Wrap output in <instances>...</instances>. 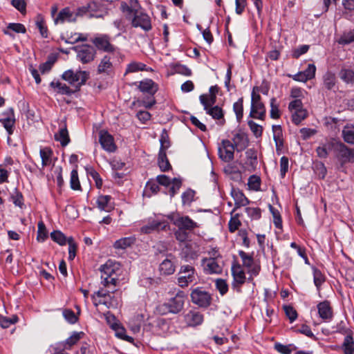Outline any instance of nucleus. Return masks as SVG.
I'll list each match as a JSON object with an SVG mask.
<instances>
[{
	"instance_id": "f257e3e1",
	"label": "nucleus",
	"mask_w": 354,
	"mask_h": 354,
	"mask_svg": "<svg viewBox=\"0 0 354 354\" xmlns=\"http://www.w3.org/2000/svg\"><path fill=\"white\" fill-rule=\"evenodd\" d=\"M101 283L103 287L91 295L93 304L95 307L104 305L107 308H116L118 300L115 297V287L119 286L122 280V268L120 263L109 260L100 268Z\"/></svg>"
},
{
	"instance_id": "f03ea898",
	"label": "nucleus",
	"mask_w": 354,
	"mask_h": 354,
	"mask_svg": "<svg viewBox=\"0 0 354 354\" xmlns=\"http://www.w3.org/2000/svg\"><path fill=\"white\" fill-rule=\"evenodd\" d=\"M185 299L186 295L185 292L178 290L174 297L169 298L165 303L160 304L157 307V310L162 315L169 313L178 314L183 310Z\"/></svg>"
},
{
	"instance_id": "7ed1b4c3",
	"label": "nucleus",
	"mask_w": 354,
	"mask_h": 354,
	"mask_svg": "<svg viewBox=\"0 0 354 354\" xmlns=\"http://www.w3.org/2000/svg\"><path fill=\"white\" fill-rule=\"evenodd\" d=\"M260 88L259 86L253 87L251 95V110L250 116L256 119L262 120L266 115V107L261 101L259 95Z\"/></svg>"
},
{
	"instance_id": "20e7f679",
	"label": "nucleus",
	"mask_w": 354,
	"mask_h": 354,
	"mask_svg": "<svg viewBox=\"0 0 354 354\" xmlns=\"http://www.w3.org/2000/svg\"><path fill=\"white\" fill-rule=\"evenodd\" d=\"M197 274L195 268L190 265H183L178 274L177 283L184 288L192 283H196Z\"/></svg>"
},
{
	"instance_id": "39448f33",
	"label": "nucleus",
	"mask_w": 354,
	"mask_h": 354,
	"mask_svg": "<svg viewBox=\"0 0 354 354\" xmlns=\"http://www.w3.org/2000/svg\"><path fill=\"white\" fill-rule=\"evenodd\" d=\"M76 53V58L82 64L91 63L96 56L95 48L89 44L77 45L73 48Z\"/></svg>"
},
{
	"instance_id": "423d86ee",
	"label": "nucleus",
	"mask_w": 354,
	"mask_h": 354,
	"mask_svg": "<svg viewBox=\"0 0 354 354\" xmlns=\"http://www.w3.org/2000/svg\"><path fill=\"white\" fill-rule=\"evenodd\" d=\"M288 110L292 114V122L296 125L301 124L308 115V111L304 108L300 99L291 101L288 104Z\"/></svg>"
},
{
	"instance_id": "0eeeda50",
	"label": "nucleus",
	"mask_w": 354,
	"mask_h": 354,
	"mask_svg": "<svg viewBox=\"0 0 354 354\" xmlns=\"http://www.w3.org/2000/svg\"><path fill=\"white\" fill-rule=\"evenodd\" d=\"M62 77L67 81L69 84L75 85L77 88H80L84 84L89 78V73L84 71H77L74 72L72 70L65 71Z\"/></svg>"
},
{
	"instance_id": "6e6552de",
	"label": "nucleus",
	"mask_w": 354,
	"mask_h": 354,
	"mask_svg": "<svg viewBox=\"0 0 354 354\" xmlns=\"http://www.w3.org/2000/svg\"><path fill=\"white\" fill-rule=\"evenodd\" d=\"M190 297L192 303L201 308H207L212 301L211 295L199 287L192 290Z\"/></svg>"
},
{
	"instance_id": "1a4fd4ad",
	"label": "nucleus",
	"mask_w": 354,
	"mask_h": 354,
	"mask_svg": "<svg viewBox=\"0 0 354 354\" xmlns=\"http://www.w3.org/2000/svg\"><path fill=\"white\" fill-rule=\"evenodd\" d=\"M91 42L95 47L101 51L108 53H115L118 48L111 43V38L106 34H98L95 35L92 39Z\"/></svg>"
},
{
	"instance_id": "9d476101",
	"label": "nucleus",
	"mask_w": 354,
	"mask_h": 354,
	"mask_svg": "<svg viewBox=\"0 0 354 354\" xmlns=\"http://www.w3.org/2000/svg\"><path fill=\"white\" fill-rule=\"evenodd\" d=\"M239 255L242 260L243 266L247 268L248 272L250 274L249 280H252L253 276L259 274L261 269L260 266L254 261L252 255L244 251L240 250Z\"/></svg>"
},
{
	"instance_id": "9b49d317",
	"label": "nucleus",
	"mask_w": 354,
	"mask_h": 354,
	"mask_svg": "<svg viewBox=\"0 0 354 354\" xmlns=\"http://www.w3.org/2000/svg\"><path fill=\"white\" fill-rule=\"evenodd\" d=\"M232 142L229 140H223L218 145V153L219 158L225 162H229L234 159V151Z\"/></svg>"
},
{
	"instance_id": "f8f14e48",
	"label": "nucleus",
	"mask_w": 354,
	"mask_h": 354,
	"mask_svg": "<svg viewBox=\"0 0 354 354\" xmlns=\"http://www.w3.org/2000/svg\"><path fill=\"white\" fill-rule=\"evenodd\" d=\"M205 274H221L223 271V261L222 259L203 258L201 261Z\"/></svg>"
},
{
	"instance_id": "ddd939ff",
	"label": "nucleus",
	"mask_w": 354,
	"mask_h": 354,
	"mask_svg": "<svg viewBox=\"0 0 354 354\" xmlns=\"http://www.w3.org/2000/svg\"><path fill=\"white\" fill-rule=\"evenodd\" d=\"M337 158L342 162L354 160V151L346 147L343 142L338 141L335 151Z\"/></svg>"
},
{
	"instance_id": "4468645a",
	"label": "nucleus",
	"mask_w": 354,
	"mask_h": 354,
	"mask_svg": "<svg viewBox=\"0 0 354 354\" xmlns=\"http://www.w3.org/2000/svg\"><path fill=\"white\" fill-rule=\"evenodd\" d=\"M201 254L200 245L198 243L189 241L185 243L182 249L183 258L186 261L196 259Z\"/></svg>"
},
{
	"instance_id": "2eb2a0df",
	"label": "nucleus",
	"mask_w": 354,
	"mask_h": 354,
	"mask_svg": "<svg viewBox=\"0 0 354 354\" xmlns=\"http://www.w3.org/2000/svg\"><path fill=\"white\" fill-rule=\"evenodd\" d=\"M99 142L102 149L109 153L115 152L117 149L113 137L105 130L100 131Z\"/></svg>"
},
{
	"instance_id": "dca6fc26",
	"label": "nucleus",
	"mask_w": 354,
	"mask_h": 354,
	"mask_svg": "<svg viewBox=\"0 0 354 354\" xmlns=\"http://www.w3.org/2000/svg\"><path fill=\"white\" fill-rule=\"evenodd\" d=\"M238 152L245 150L249 144V140L247 134L242 131H238L236 132L232 138L231 141Z\"/></svg>"
},
{
	"instance_id": "f3484780",
	"label": "nucleus",
	"mask_w": 354,
	"mask_h": 354,
	"mask_svg": "<svg viewBox=\"0 0 354 354\" xmlns=\"http://www.w3.org/2000/svg\"><path fill=\"white\" fill-rule=\"evenodd\" d=\"M132 26L136 28L140 27L145 31H149L151 29L150 17L145 13L136 12L132 20Z\"/></svg>"
},
{
	"instance_id": "a211bd4d",
	"label": "nucleus",
	"mask_w": 354,
	"mask_h": 354,
	"mask_svg": "<svg viewBox=\"0 0 354 354\" xmlns=\"http://www.w3.org/2000/svg\"><path fill=\"white\" fill-rule=\"evenodd\" d=\"M0 122L2 123L9 136L13 133L15 118L12 109H9L6 112L1 115Z\"/></svg>"
},
{
	"instance_id": "6ab92c4d",
	"label": "nucleus",
	"mask_w": 354,
	"mask_h": 354,
	"mask_svg": "<svg viewBox=\"0 0 354 354\" xmlns=\"http://www.w3.org/2000/svg\"><path fill=\"white\" fill-rule=\"evenodd\" d=\"M77 20V15L71 10L69 7L62 9L57 16L54 19L55 24H64L65 22L72 23Z\"/></svg>"
},
{
	"instance_id": "aec40b11",
	"label": "nucleus",
	"mask_w": 354,
	"mask_h": 354,
	"mask_svg": "<svg viewBox=\"0 0 354 354\" xmlns=\"http://www.w3.org/2000/svg\"><path fill=\"white\" fill-rule=\"evenodd\" d=\"M174 256L171 254L167 255V258L163 260L159 266V271L160 274L168 276L174 274L176 270V266Z\"/></svg>"
},
{
	"instance_id": "412c9836",
	"label": "nucleus",
	"mask_w": 354,
	"mask_h": 354,
	"mask_svg": "<svg viewBox=\"0 0 354 354\" xmlns=\"http://www.w3.org/2000/svg\"><path fill=\"white\" fill-rule=\"evenodd\" d=\"M185 322L189 326L201 325L203 322V315L196 310H189L184 316Z\"/></svg>"
},
{
	"instance_id": "4be33fe9",
	"label": "nucleus",
	"mask_w": 354,
	"mask_h": 354,
	"mask_svg": "<svg viewBox=\"0 0 354 354\" xmlns=\"http://www.w3.org/2000/svg\"><path fill=\"white\" fill-rule=\"evenodd\" d=\"M112 198L109 195H100L97 198V207L100 211L110 212L114 209V203L111 201Z\"/></svg>"
},
{
	"instance_id": "5701e85b",
	"label": "nucleus",
	"mask_w": 354,
	"mask_h": 354,
	"mask_svg": "<svg viewBox=\"0 0 354 354\" xmlns=\"http://www.w3.org/2000/svg\"><path fill=\"white\" fill-rule=\"evenodd\" d=\"M231 195L234 201L233 212L241 207H245L250 203V201L244 194L239 189L232 188Z\"/></svg>"
},
{
	"instance_id": "b1692460",
	"label": "nucleus",
	"mask_w": 354,
	"mask_h": 354,
	"mask_svg": "<svg viewBox=\"0 0 354 354\" xmlns=\"http://www.w3.org/2000/svg\"><path fill=\"white\" fill-rule=\"evenodd\" d=\"M317 310L319 317L325 320L330 321L333 318V313L330 303L328 301H324L317 304Z\"/></svg>"
},
{
	"instance_id": "393cba45",
	"label": "nucleus",
	"mask_w": 354,
	"mask_h": 354,
	"mask_svg": "<svg viewBox=\"0 0 354 354\" xmlns=\"http://www.w3.org/2000/svg\"><path fill=\"white\" fill-rule=\"evenodd\" d=\"M167 226V223L158 220H153L149 222L147 225L140 228V232L143 234H150L156 230H165Z\"/></svg>"
},
{
	"instance_id": "a878e982",
	"label": "nucleus",
	"mask_w": 354,
	"mask_h": 354,
	"mask_svg": "<svg viewBox=\"0 0 354 354\" xmlns=\"http://www.w3.org/2000/svg\"><path fill=\"white\" fill-rule=\"evenodd\" d=\"M138 88L142 93H147L151 95H154L158 90V85L151 79H145L140 81Z\"/></svg>"
},
{
	"instance_id": "bb28decb",
	"label": "nucleus",
	"mask_w": 354,
	"mask_h": 354,
	"mask_svg": "<svg viewBox=\"0 0 354 354\" xmlns=\"http://www.w3.org/2000/svg\"><path fill=\"white\" fill-rule=\"evenodd\" d=\"M174 223L180 229L192 230L197 227L196 223L189 216H179L174 221Z\"/></svg>"
},
{
	"instance_id": "cd10ccee",
	"label": "nucleus",
	"mask_w": 354,
	"mask_h": 354,
	"mask_svg": "<svg viewBox=\"0 0 354 354\" xmlns=\"http://www.w3.org/2000/svg\"><path fill=\"white\" fill-rule=\"evenodd\" d=\"M113 69V64L111 62V57L109 55H104L100 60L97 66V73L99 74L109 75Z\"/></svg>"
},
{
	"instance_id": "c85d7f7f",
	"label": "nucleus",
	"mask_w": 354,
	"mask_h": 354,
	"mask_svg": "<svg viewBox=\"0 0 354 354\" xmlns=\"http://www.w3.org/2000/svg\"><path fill=\"white\" fill-rule=\"evenodd\" d=\"M135 242L136 238L134 236L123 237L114 242L113 248L117 250H125L132 246Z\"/></svg>"
},
{
	"instance_id": "c756f323",
	"label": "nucleus",
	"mask_w": 354,
	"mask_h": 354,
	"mask_svg": "<svg viewBox=\"0 0 354 354\" xmlns=\"http://www.w3.org/2000/svg\"><path fill=\"white\" fill-rule=\"evenodd\" d=\"M232 273L234 283L239 285L244 283L245 281V274L240 265H233L232 267Z\"/></svg>"
},
{
	"instance_id": "7c9ffc66",
	"label": "nucleus",
	"mask_w": 354,
	"mask_h": 354,
	"mask_svg": "<svg viewBox=\"0 0 354 354\" xmlns=\"http://www.w3.org/2000/svg\"><path fill=\"white\" fill-rule=\"evenodd\" d=\"M342 136L345 142L354 145V126L350 124L345 125L342 131Z\"/></svg>"
},
{
	"instance_id": "2f4dec72",
	"label": "nucleus",
	"mask_w": 354,
	"mask_h": 354,
	"mask_svg": "<svg viewBox=\"0 0 354 354\" xmlns=\"http://www.w3.org/2000/svg\"><path fill=\"white\" fill-rule=\"evenodd\" d=\"M42 167L49 166L52 162L53 151L50 147L41 148L39 151Z\"/></svg>"
},
{
	"instance_id": "473e14b6",
	"label": "nucleus",
	"mask_w": 354,
	"mask_h": 354,
	"mask_svg": "<svg viewBox=\"0 0 354 354\" xmlns=\"http://www.w3.org/2000/svg\"><path fill=\"white\" fill-rule=\"evenodd\" d=\"M50 86L62 95H71L74 92L66 84L59 81H53L50 82Z\"/></svg>"
},
{
	"instance_id": "72a5a7b5",
	"label": "nucleus",
	"mask_w": 354,
	"mask_h": 354,
	"mask_svg": "<svg viewBox=\"0 0 354 354\" xmlns=\"http://www.w3.org/2000/svg\"><path fill=\"white\" fill-rule=\"evenodd\" d=\"M55 139L60 142L62 146H66L69 142V137L66 126L64 124L59 128L57 133L55 135Z\"/></svg>"
},
{
	"instance_id": "f704fd0d",
	"label": "nucleus",
	"mask_w": 354,
	"mask_h": 354,
	"mask_svg": "<svg viewBox=\"0 0 354 354\" xmlns=\"http://www.w3.org/2000/svg\"><path fill=\"white\" fill-rule=\"evenodd\" d=\"M272 133L276 147L277 149H279L283 145V131L280 125H273Z\"/></svg>"
},
{
	"instance_id": "c9c22d12",
	"label": "nucleus",
	"mask_w": 354,
	"mask_h": 354,
	"mask_svg": "<svg viewBox=\"0 0 354 354\" xmlns=\"http://www.w3.org/2000/svg\"><path fill=\"white\" fill-rule=\"evenodd\" d=\"M11 31L15 32L16 33H26V27L19 23H10L7 26L6 28L3 30V32L6 35L12 36Z\"/></svg>"
},
{
	"instance_id": "e433bc0d",
	"label": "nucleus",
	"mask_w": 354,
	"mask_h": 354,
	"mask_svg": "<svg viewBox=\"0 0 354 354\" xmlns=\"http://www.w3.org/2000/svg\"><path fill=\"white\" fill-rule=\"evenodd\" d=\"M199 100L205 110L214 105L216 96L214 94H203L200 95Z\"/></svg>"
},
{
	"instance_id": "4c0bfd02",
	"label": "nucleus",
	"mask_w": 354,
	"mask_h": 354,
	"mask_svg": "<svg viewBox=\"0 0 354 354\" xmlns=\"http://www.w3.org/2000/svg\"><path fill=\"white\" fill-rule=\"evenodd\" d=\"M344 354H354V339L351 335H347L342 345Z\"/></svg>"
},
{
	"instance_id": "58836bf2",
	"label": "nucleus",
	"mask_w": 354,
	"mask_h": 354,
	"mask_svg": "<svg viewBox=\"0 0 354 354\" xmlns=\"http://www.w3.org/2000/svg\"><path fill=\"white\" fill-rule=\"evenodd\" d=\"M158 163L162 171H168L171 168L165 151H159Z\"/></svg>"
},
{
	"instance_id": "ea45409f",
	"label": "nucleus",
	"mask_w": 354,
	"mask_h": 354,
	"mask_svg": "<svg viewBox=\"0 0 354 354\" xmlns=\"http://www.w3.org/2000/svg\"><path fill=\"white\" fill-rule=\"evenodd\" d=\"M339 77L347 84H354V71L350 68H342L339 73Z\"/></svg>"
},
{
	"instance_id": "a19ab883",
	"label": "nucleus",
	"mask_w": 354,
	"mask_h": 354,
	"mask_svg": "<svg viewBox=\"0 0 354 354\" xmlns=\"http://www.w3.org/2000/svg\"><path fill=\"white\" fill-rule=\"evenodd\" d=\"M354 41V29L345 31L337 40L338 44L347 45Z\"/></svg>"
},
{
	"instance_id": "79ce46f5",
	"label": "nucleus",
	"mask_w": 354,
	"mask_h": 354,
	"mask_svg": "<svg viewBox=\"0 0 354 354\" xmlns=\"http://www.w3.org/2000/svg\"><path fill=\"white\" fill-rule=\"evenodd\" d=\"M205 110L206 113L211 115L214 119L219 120L223 118V109L218 106H213Z\"/></svg>"
},
{
	"instance_id": "37998d69",
	"label": "nucleus",
	"mask_w": 354,
	"mask_h": 354,
	"mask_svg": "<svg viewBox=\"0 0 354 354\" xmlns=\"http://www.w3.org/2000/svg\"><path fill=\"white\" fill-rule=\"evenodd\" d=\"M88 39L87 35H84L82 33H74V35H71L68 37L67 35V38H64L62 37V39L64 40L66 44H73L77 41H85Z\"/></svg>"
},
{
	"instance_id": "c03bdc74",
	"label": "nucleus",
	"mask_w": 354,
	"mask_h": 354,
	"mask_svg": "<svg viewBox=\"0 0 354 354\" xmlns=\"http://www.w3.org/2000/svg\"><path fill=\"white\" fill-rule=\"evenodd\" d=\"M335 84V76L333 73L328 72L324 75V85L328 89H332Z\"/></svg>"
},
{
	"instance_id": "a18cd8bd",
	"label": "nucleus",
	"mask_w": 354,
	"mask_h": 354,
	"mask_svg": "<svg viewBox=\"0 0 354 354\" xmlns=\"http://www.w3.org/2000/svg\"><path fill=\"white\" fill-rule=\"evenodd\" d=\"M50 237L55 242L61 245H64L68 243V239H66L65 235L60 231H54L51 232Z\"/></svg>"
},
{
	"instance_id": "49530a36",
	"label": "nucleus",
	"mask_w": 354,
	"mask_h": 354,
	"mask_svg": "<svg viewBox=\"0 0 354 354\" xmlns=\"http://www.w3.org/2000/svg\"><path fill=\"white\" fill-rule=\"evenodd\" d=\"M82 333L74 332L65 341L64 348H70L73 345L75 344L81 338Z\"/></svg>"
},
{
	"instance_id": "de8ad7c7",
	"label": "nucleus",
	"mask_w": 354,
	"mask_h": 354,
	"mask_svg": "<svg viewBox=\"0 0 354 354\" xmlns=\"http://www.w3.org/2000/svg\"><path fill=\"white\" fill-rule=\"evenodd\" d=\"M233 109L236 114V119L239 122L243 115V98H239L233 105Z\"/></svg>"
},
{
	"instance_id": "09e8293b",
	"label": "nucleus",
	"mask_w": 354,
	"mask_h": 354,
	"mask_svg": "<svg viewBox=\"0 0 354 354\" xmlns=\"http://www.w3.org/2000/svg\"><path fill=\"white\" fill-rule=\"evenodd\" d=\"M274 348L281 354H291L292 351L296 349L292 344L283 345L280 343H276L274 344Z\"/></svg>"
},
{
	"instance_id": "8fccbe9b",
	"label": "nucleus",
	"mask_w": 354,
	"mask_h": 354,
	"mask_svg": "<svg viewBox=\"0 0 354 354\" xmlns=\"http://www.w3.org/2000/svg\"><path fill=\"white\" fill-rule=\"evenodd\" d=\"M270 117L273 119H278L280 117L279 104L274 97L270 100Z\"/></svg>"
},
{
	"instance_id": "3c124183",
	"label": "nucleus",
	"mask_w": 354,
	"mask_h": 354,
	"mask_svg": "<svg viewBox=\"0 0 354 354\" xmlns=\"http://www.w3.org/2000/svg\"><path fill=\"white\" fill-rule=\"evenodd\" d=\"M70 185L72 189H80V183L78 178V174L76 169H73L71 171Z\"/></svg>"
},
{
	"instance_id": "603ef678",
	"label": "nucleus",
	"mask_w": 354,
	"mask_h": 354,
	"mask_svg": "<svg viewBox=\"0 0 354 354\" xmlns=\"http://www.w3.org/2000/svg\"><path fill=\"white\" fill-rule=\"evenodd\" d=\"M48 236L47 230L45 226V224L43 221H40L38 223V230H37V239L39 241L43 242L46 240Z\"/></svg>"
},
{
	"instance_id": "864d4df0",
	"label": "nucleus",
	"mask_w": 354,
	"mask_h": 354,
	"mask_svg": "<svg viewBox=\"0 0 354 354\" xmlns=\"http://www.w3.org/2000/svg\"><path fill=\"white\" fill-rule=\"evenodd\" d=\"M159 190V186L158 185L154 182V181H149L147 182L144 194L147 196V197L151 196V194H149L148 192H150L151 194H156Z\"/></svg>"
},
{
	"instance_id": "5fc2aeb1",
	"label": "nucleus",
	"mask_w": 354,
	"mask_h": 354,
	"mask_svg": "<svg viewBox=\"0 0 354 354\" xmlns=\"http://www.w3.org/2000/svg\"><path fill=\"white\" fill-rule=\"evenodd\" d=\"M245 154L247 157L246 164L249 165L252 169H254L257 164V158L255 152L252 149H249L245 152Z\"/></svg>"
},
{
	"instance_id": "6e6d98bb",
	"label": "nucleus",
	"mask_w": 354,
	"mask_h": 354,
	"mask_svg": "<svg viewBox=\"0 0 354 354\" xmlns=\"http://www.w3.org/2000/svg\"><path fill=\"white\" fill-rule=\"evenodd\" d=\"M195 192L192 189H187L182 194V202L183 205H190L194 200Z\"/></svg>"
},
{
	"instance_id": "4d7b16f0",
	"label": "nucleus",
	"mask_w": 354,
	"mask_h": 354,
	"mask_svg": "<svg viewBox=\"0 0 354 354\" xmlns=\"http://www.w3.org/2000/svg\"><path fill=\"white\" fill-rule=\"evenodd\" d=\"M146 65L141 62H131L128 64L126 73H135L140 71H143L145 68Z\"/></svg>"
},
{
	"instance_id": "13d9d810",
	"label": "nucleus",
	"mask_w": 354,
	"mask_h": 354,
	"mask_svg": "<svg viewBox=\"0 0 354 354\" xmlns=\"http://www.w3.org/2000/svg\"><path fill=\"white\" fill-rule=\"evenodd\" d=\"M215 286L221 295H224L228 291V286L225 280L217 279L215 280Z\"/></svg>"
},
{
	"instance_id": "bf43d9fd",
	"label": "nucleus",
	"mask_w": 354,
	"mask_h": 354,
	"mask_svg": "<svg viewBox=\"0 0 354 354\" xmlns=\"http://www.w3.org/2000/svg\"><path fill=\"white\" fill-rule=\"evenodd\" d=\"M241 225V223L239 218V214H237L232 216L229 221V231L232 233L234 232L236 230H238Z\"/></svg>"
},
{
	"instance_id": "052dcab7",
	"label": "nucleus",
	"mask_w": 354,
	"mask_h": 354,
	"mask_svg": "<svg viewBox=\"0 0 354 354\" xmlns=\"http://www.w3.org/2000/svg\"><path fill=\"white\" fill-rule=\"evenodd\" d=\"M245 212L252 219H259L261 216V209L259 207H248L245 208Z\"/></svg>"
},
{
	"instance_id": "680f3d73",
	"label": "nucleus",
	"mask_w": 354,
	"mask_h": 354,
	"mask_svg": "<svg viewBox=\"0 0 354 354\" xmlns=\"http://www.w3.org/2000/svg\"><path fill=\"white\" fill-rule=\"evenodd\" d=\"M172 185L169 189V194L171 197H173L179 190L182 185V180L180 178H174L171 181Z\"/></svg>"
},
{
	"instance_id": "e2e57ef3",
	"label": "nucleus",
	"mask_w": 354,
	"mask_h": 354,
	"mask_svg": "<svg viewBox=\"0 0 354 354\" xmlns=\"http://www.w3.org/2000/svg\"><path fill=\"white\" fill-rule=\"evenodd\" d=\"M176 239L180 242H185V243L189 241V234L183 229L178 228L174 233Z\"/></svg>"
},
{
	"instance_id": "0e129e2a",
	"label": "nucleus",
	"mask_w": 354,
	"mask_h": 354,
	"mask_svg": "<svg viewBox=\"0 0 354 354\" xmlns=\"http://www.w3.org/2000/svg\"><path fill=\"white\" fill-rule=\"evenodd\" d=\"M285 313L289 319L290 323H292L297 318V313L296 310L290 306H285L283 307Z\"/></svg>"
},
{
	"instance_id": "69168bd1",
	"label": "nucleus",
	"mask_w": 354,
	"mask_h": 354,
	"mask_svg": "<svg viewBox=\"0 0 354 354\" xmlns=\"http://www.w3.org/2000/svg\"><path fill=\"white\" fill-rule=\"evenodd\" d=\"M68 258L70 260H73L76 254L77 245L75 243L73 237L68 238Z\"/></svg>"
},
{
	"instance_id": "338daca9",
	"label": "nucleus",
	"mask_w": 354,
	"mask_h": 354,
	"mask_svg": "<svg viewBox=\"0 0 354 354\" xmlns=\"http://www.w3.org/2000/svg\"><path fill=\"white\" fill-rule=\"evenodd\" d=\"M63 316L70 324H75L77 321V317L72 310L65 309L63 311Z\"/></svg>"
},
{
	"instance_id": "774afa93",
	"label": "nucleus",
	"mask_w": 354,
	"mask_h": 354,
	"mask_svg": "<svg viewBox=\"0 0 354 354\" xmlns=\"http://www.w3.org/2000/svg\"><path fill=\"white\" fill-rule=\"evenodd\" d=\"M248 185L251 189L257 191L260 187V178L257 176H251L248 179Z\"/></svg>"
}]
</instances>
